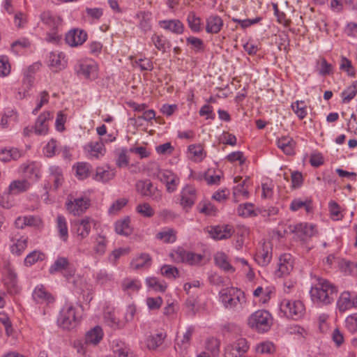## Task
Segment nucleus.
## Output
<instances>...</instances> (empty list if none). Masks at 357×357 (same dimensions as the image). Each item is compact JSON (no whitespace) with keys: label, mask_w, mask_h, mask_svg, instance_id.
I'll return each mask as SVG.
<instances>
[{"label":"nucleus","mask_w":357,"mask_h":357,"mask_svg":"<svg viewBox=\"0 0 357 357\" xmlns=\"http://www.w3.org/2000/svg\"><path fill=\"white\" fill-rule=\"evenodd\" d=\"M87 147L91 154L96 158H98L99 155H104L105 151L104 144L101 141L96 142H91L87 145Z\"/></svg>","instance_id":"nucleus-37"},{"label":"nucleus","mask_w":357,"mask_h":357,"mask_svg":"<svg viewBox=\"0 0 357 357\" xmlns=\"http://www.w3.org/2000/svg\"><path fill=\"white\" fill-rule=\"evenodd\" d=\"M188 45H190L196 52H202L204 51V44L202 39L194 36H190L186 38Z\"/></svg>","instance_id":"nucleus-40"},{"label":"nucleus","mask_w":357,"mask_h":357,"mask_svg":"<svg viewBox=\"0 0 357 357\" xmlns=\"http://www.w3.org/2000/svg\"><path fill=\"white\" fill-rule=\"evenodd\" d=\"M22 155V153L17 148L0 149V160L7 162L11 160H17Z\"/></svg>","instance_id":"nucleus-20"},{"label":"nucleus","mask_w":357,"mask_h":357,"mask_svg":"<svg viewBox=\"0 0 357 357\" xmlns=\"http://www.w3.org/2000/svg\"><path fill=\"white\" fill-rule=\"evenodd\" d=\"M126 153L127 150L126 149H123L118 153V158L116 164L119 167H126L128 165L129 162Z\"/></svg>","instance_id":"nucleus-64"},{"label":"nucleus","mask_w":357,"mask_h":357,"mask_svg":"<svg viewBox=\"0 0 357 357\" xmlns=\"http://www.w3.org/2000/svg\"><path fill=\"white\" fill-rule=\"evenodd\" d=\"M317 281V284L312 287L310 291L312 300L325 305L330 304L337 295V287L323 278H319Z\"/></svg>","instance_id":"nucleus-1"},{"label":"nucleus","mask_w":357,"mask_h":357,"mask_svg":"<svg viewBox=\"0 0 357 357\" xmlns=\"http://www.w3.org/2000/svg\"><path fill=\"white\" fill-rule=\"evenodd\" d=\"M92 225H95V222L89 217L76 222L75 226L77 236L81 239L86 238L91 231Z\"/></svg>","instance_id":"nucleus-12"},{"label":"nucleus","mask_w":357,"mask_h":357,"mask_svg":"<svg viewBox=\"0 0 357 357\" xmlns=\"http://www.w3.org/2000/svg\"><path fill=\"white\" fill-rule=\"evenodd\" d=\"M215 261L216 264L218 265L220 268H223L225 271H234L233 267L227 261L226 257L223 254L215 256Z\"/></svg>","instance_id":"nucleus-59"},{"label":"nucleus","mask_w":357,"mask_h":357,"mask_svg":"<svg viewBox=\"0 0 357 357\" xmlns=\"http://www.w3.org/2000/svg\"><path fill=\"white\" fill-rule=\"evenodd\" d=\"M56 220L59 236L63 241H66L68 237V231L66 218L63 215H58Z\"/></svg>","instance_id":"nucleus-33"},{"label":"nucleus","mask_w":357,"mask_h":357,"mask_svg":"<svg viewBox=\"0 0 357 357\" xmlns=\"http://www.w3.org/2000/svg\"><path fill=\"white\" fill-rule=\"evenodd\" d=\"M10 73V65L6 56H0V76L6 77Z\"/></svg>","instance_id":"nucleus-50"},{"label":"nucleus","mask_w":357,"mask_h":357,"mask_svg":"<svg viewBox=\"0 0 357 357\" xmlns=\"http://www.w3.org/2000/svg\"><path fill=\"white\" fill-rule=\"evenodd\" d=\"M237 212L240 216L248 217L256 215L254 211V205L251 203H245L243 205H239L237 208Z\"/></svg>","instance_id":"nucleus-45"},{"label":"nucleus","mask_w":357,"mask_h":357,"mask_svg":"<svg viewBox=\"0 0 357 357\" xmlns=\"http://www.w3.org/2000/svg\"><path fill=\"white\" fill-rule=\"evenodd\" d=\"M90 199L86 197L75 199L67 204V209L74 215H80L89 207Z\"/></svg>","instance_id":"nucleus-10"},{"label":"nucleus","mask_w":357,"mask_h":357,"mask_svg":"<svg viewBox=\"0 0 357 357\" xmlns=\"http://www.w3.org/2000/svg\"><path fill=\"white\" fill-rule=\"evenodd\" d=\"M151 40L158 50L162 52H166V47L169 43L167 42L164 36L154 34L151 37Z\"/></svg>","instance_id":"nucleus-48"},{"label":"nucleus","mask_w":357,"mask_h":357,"mask_svg":"<svg viewBox=\"0 0 357 357\" xmlns=\"http://www.w3.org/2000/svg\"><path fill=\"white\" fill-rule=\"evenodd\" d=\"M291 108L300 119H303L307 114L306 105L304 101H296L291 104Z\"/></svg>","instance_id":"nucleus-44"},{"label":"nucleus","mask_w":357,"mask_h":357,"mask_svg":"<svg viewBox=\"0 0 357 357\" xmlns=\"http://www.w3.org/2000/svg\"><path fill=\"white\" fill-rule=\"evenodd\" d=\"M185 259L184 263H187L190 265H195L201 261L203 259V256L202 255L188 251Z\"/></svg>","instance_id":"nucleus-60"},{"label":"nucleus","mask_w":357,"mask_h":357,"mask_svg":"<svg viewBox=\"0 0 357 357\" xmlns=\"http://www.w3.org/2000/svg\"><path fill=\"white\" fill-rule=\"evenodd\" d=\"M40 17L41 21L52 31H56L61 22V18L53 15L50 11H44Z\"/></svg>","instance_id":"nucleus-19"},{"label":"nucleus","mask_w":357,"mask_h":357,"mask_svg":"<svg viewBox=\"0 0 357 357\" xmlns=\"http://www.w3.org/2000/svg\"><path fill=\"white\" fill-rule=\"evenodd\" d=\"M27 238H20L11 246V252L17 255H20L27 247Z\"/></svg>","instance_id":"nucleus-51"},{"label":"nucleus","mask_w":357,"mask_h":357,"mask_svg":"<svg viewBox=\"0 0 357 357\" xmlns=\"http://www.w3.org/2000/svg\"><path fill=\"white\" fill-rule=\"evenodd\" d=\"M128 200L126 198L119 199L115 201L109 208L110 213L119 211L123 207L128 204Z\"/></svg>","instance_id":"nucleus-61"},{"label":"nucleus","mask_w":357,"mask_h":357,"mask_svg":"<svg viewBox=\"0 0 357 357\" xmlns=\"http://www.w3.org/2000/svg\"><path fill=\"white\" fill-rule=\"evenodd\" d=\"M311 204L312 201L310 199L301 201L299 199H295L291 202L289 208L291 211H296L298 209L304 207L307 212H310L312 209Z\"/></svg>","instance_id":"nucleus-36"},{"label":"nucleus","mask_w":357,"mask_h":357,"mask_svg":"<svg viewBox=\"0 0 357 357\" xmlns=\"http://www.w3.org/2000/svg\"><path fill=\"white\" fill-rule=\"evenodd\" d=\"M248 324L252 329L264 333L268 331L272 325V316L266 310H257L249 317Z\"/></svg>","instance_id":"nucleus-2"},{"label":"nucleus","mask_w":357,"mask_h":357,"mask_svg":"<svg viewBox=\"0 0 357 357\" xmlns=\"http://www.w3.org/2000/svg\"><path fill=\"white\" fill-rule=\"evenodd\" d=\"M345 324L347 328L351 333H355L357 331V313L349 315L345 320Z\"/></svg>","instance_id":"nucleus-58"},{"label":"nucleus","mask_w":357,"mask_h":357,"mask_svg":"<svg viewBox=\"0 0 357 357\" xmlns=\"http://www.w3.org/2000/svg\"><path fill=\"white\" fill-rule=\"evenodd\" d=\"M187 252L183 248H178L170 254V257L176 263H184Z\"/></svg>","instance_id":"nucleus-57"},{"label":"nucleus","mask_w":357,"mask_h":357,"mask_svg":"<svg viewBox=\"0 0 357 357\" xmlns=\"http://www.w3.org/2000/svg\"><path fill=\"white\" fill-rule=\"evenodd\" d=\"M86 13L92 20H98L103 15V10L100 8H86Z\"/></svg>","instance_id":"nucleus-62"},{"label":"nucleus","mask_w":357,"mask_h":357,"mask_svg":"<svg viewBox=\"0 0 357 357\" xmlns=\"http://www.w3.org/2000/svg\"><path fill=\"white\" fill-rule=\"evenodd\" d=\"M137 17L139 19V28L144 34L151 30V13L139 12Z\"/></svg>","instance_id":"nucleus-22"},{"label":"nucleus","mask_w":357,"mask_h":357,"mask_svg":"<svg viewBox=\"0 0 357 357\" xmlns=\"http://www.w3.org/2000/svg\"><path fill=\"white\" fill-rule=\"evenodd\" d=\"M201 18L195 14L194 11H191L187 16V22L188 26L194 33H198L202 31Z\"/></svg>","instance_id":"nucleus-24"},{"label":"nucleus","mask_w":357,"mask_h":357,"mask_svg":"<svg viewBox=\"0 0 357 357\" xmlns=\"http://www.w3.org/2000/svg\"><path fill=\"white\" fill-rule=\"evenodd\" d=\"M357 94V81L353 82V84L349 86L345 90L341 93L342 98V102L347 103L350 102Z\"/></svg>","instance_id":"nucleus-31"},{"label":"nucleus","mask_w":357,"mask_h":357,"mask_svg":"<svg viewBox=\"0 0 357 357\" xmlns=\"http://www.w3.org/2000/svg\"><path fill=\"white\" fill-rule=\"evenodd\" d=\"M23 172L26 178L34 181H37L40 176V171L34 164L24 166Z\"/></svg>","instance_id":"nucleus-38"},{"label":"nucleus","mask_w":357,"mask_h":357,"mask_svg":"<svg viewBox=\"0 0 357 357\" xmlns=\"http://www.w3.org/2000/svg\"><path fill=\"white\" fill-rule=\"evenodd\" d=\"M220 342L217 339L211 338L208 339L206 344V349L207 351L211 352L213 356L216 357L218 356L220 352Z\"/></svg>","instance_id":"nucleus-47"},{"label":"nucleus","mask_w":357,"mask_h":357,"mask_svg":"<svg viewBox=\"0 0 357 357\" xmlns=\"http://www.w3.org/2000/svg\"><path fill=\"white\" fill-rule=\"evenodd\" d=\"M52 114L49 112L42 113L37 119L34 126L32 128L36 135H41L47 134L48 126L47 121L50 119Z\"/></svg>","instance_id":"nucleus-13"},{"label":"nucleus","mask_w":357,"mask_h":357,"mask_svg":"<svg viewBox=\"0 0 357 357\" xmlns=\"http://www.w3.org/2000/svg\"><path fill=\"white\" fill-rule=\"evenodd\" d=\"M87 38V33L82 29H73L70 30L66 35V43L72 46L77 47L82 45Z\"/></svg>","instance_id":"nucleus-9"},{"label":"nucleus","mask_w":357,"mask_h":357,"mask_svg":"<svg viewBox=\"0 0 357 357\" xmlns=\"http://www.w3.org/2000/svg\"><path fill=\"white\" fill-rule=\"evenodd\" d=\"M314 226L307 223H300L294 226L293 232L301 233L305 236H312L314 234Z\"/></svg>","instance_id":"nucleus-34"},{"label":"nucleus","mask_w":357,"mask_h":357,"mask_svg":"<svg viewBox=\"0 0 357 357\" xmlns=\"http://www.w3.org/2000/svg\"><path fill=\"white\" fill-rule=\"evenodd\" d=\"M255 260L257 263L263 266L268 265L271 260V255L268 251L263 250L257 254Z\"/></svg>","instance_id":"nucleus-56"},{"label":"nucleus","mask_w":357,"mask_h":357,"mask_svg":"<svg viewBox=\"0 0 357 357\" xmlns=\"http://www.w3.org/2000/svg\"><path fill=\"white\" fill-rule=\"evenodd\" d=\"M233 349L238 352L239 356L245 353L248 349V342L245 338L238 339L234 344H231Z\"/></svg>","instance_id":"nucleus-49"},{"label":"nucleus","mask_w":357,"mask_h":357,"mask_svg":"<svg viewBox=\"0 0 357 357\" xmlns=\"http://www.w3.org/2000/svg\"><path fill=\"white\" fill-rule=\"evenodd\" d=\"M280 310L287 317L298 319L304 314L305 306L300 301L283 299L280 303Z\"/></svg>","instance_id":"nucleus-4"},{"label":"nucleus","mask_w":357,"mask_h":357,"mask_svg":"<svg viewBox=\"0 0 357 357\" xmlns=\"http://www.w3.org/2000/svg\"><path fill=\"white\" fill-rule=\"evenodd\" d=\"M166 337V335L160 333L149 337L147 339V347L149 349H155L161 345Z\"/></svg>","instance_id":"nucleus-32"},{"label":"nucleus","mask_w":357,"mask_h":357,"mask_svg":"<svg viewBox=\"0 0 357 357\" xmlns=\"http://www.w3.org/2000/svg\"><path fill=\"white\" fill-rule=\"evenodd\" d=\"M34 67L30 66L24 74V77L22 80V89L28 92L32 87L34 82Z\"/></svg>","instance_id":"nucleus-30"},{"label":"nucleus","mask_w":357,"mask_h":357,"mask_svg":"<svg viewBox=\"0 0 357 357\" xmlns=\"http://www.w3.org/2000/svg\"><path fill=\"white\" fill-rule=\"evenodd\" d=\"M291 187L294 189L300 188L303 182V175L299 172L291 173Z\"/></svg>","instance_id":"nucleus-63"},{"label":"nucleus","mask_w":357,"mask_h":357,"mask_svg":"<svg viewBox=\"0 0 357 357\" xmlns=\"http://www.w3.org/2000/svg\"><path fill=\"white\" fill-rule=\"evenodd\" d=\"M31 187V183L26 180H16L10 183L9 190L13 193H20L28 190Z\"/></svg>","instance_id":"nucleus-23"},{"label":"nucleus","mask_w":357,"mask_h":357,"mask_svg":"<svg viewBox=\"0 0 357 357\" xmlns=\"http://www.w3.org/2000/svg\"><path fill=\"white\" fill-rule=\"evenodd\" d=\"M45 258V255L38 251L34 250L30 252L24 259V264L27 266H32L38 261H43Z\"/></svg>","instance_id":"nucleus-41"},{"label":"nucleus","mask_w":357,"mask_h":357,"mask_svg":"<svg viewBox=\"0 0 357 357\" xmlns=\"http://www.w3.org/2000/svg\"><path fill=\"white\" fill-rule=\"evenodd\" d=\"M151 257L149 254H141L140 256L132 260L131 266L133 269L137 270L143 267H148L151 265Z\"/></svg>","instance_id":"nucleus-27"},{"label":"nucleus","mask_w":357,"mask_h":357,"mask_svg":"<svg viewBox=\"0 0 357 357\" xmlns=\"http://www.w3.org/2000/svg\"><path fill=\"white\" fill-rule=\"evenodd\" d=\"M337 306L340 312H344L351 307H356L357 296L351 298L349 291H344L337 300Z\"/></svg>","instance_id":"nucleus-11"},{"label":"nucleus","mask_w":357,"mask_h":357,"mask_svg":"<svg viewBox=\"0 0 357 357\" xmlns=\"http://www.w3.org/2000/svg\"><path fill=\"white\" fill-rule=\"evenodd\" d=\"M33 298L38 303L46 301L50 302L53 299L43 288H36L33 293Z\"/></svg>","instance_id":"nucleus-42"},{"label":"nucleus","mask_w":357,"mask_h":357,"mask_svg":"<svg viewBox=\"0 0 357 357\" xmlns=\"http://www.w3.org/2000/svg\"><path fill=\"white\" fill-rule=\"evenodd\" d=\"M103 332L100 326H96L86 332L84 337V344H98L102 339Z\"/></svg>","instance_id":"nucleus-18"},{"label":"nucleus","mask_w":357,"mask_h":357,"mask_svg":"<svg viewBox=\"0 0 357 357\" xmlns=\"http://www.w3.org/2000/svg\"><path fill=\"white\" fill-rule=\"evenodd\" d=\"M91 165L87 162H78L76 167V175L79 179L86 178L91 172Z\"/></svg>","instance_id":"nucleus-35"},{"label":"nucleus","mask_w":357,"mask_h":357,"mask_svg":"<svg viewBox=\"0 0 357 357\" xmlns=\"http://www.w3.org/2000/svg\"><path fill=\"white\" fill-rule=\"evenodd\" d=\"M340 68L342 70L346 71L349 76H355V70L351 64V61L344 56H342L341 59Z\"/></svg>","instance_id":"nucleus-53"},{"label":"nucleus","mask_w":357,"mask_h":357,"mask_svg":"<svg viewBox=\"0 0 357 357\" xmlns=\"http://www.w3.org/2000/svg\"><path fill=\"white\" fill-rule=\"evenodd\" d=\"M114 176V172L109 170H105L102 167H99L96 169V174L94 178L98 181L107 182L112 179Z\"/></svg>","instance_id":"nucleus-39"},{"label":"nucleus","mask_w":357,"mask_h":357,"mask_svg":"<svg viewBox=\"0 0 357 357\" xmlns=\"http://www.w3.org/2000/svg\"><path fill=\"white\" fill-rule=\"evenodd\" d=\"M113 345V351L114 357H132L130 349L121 341L114 342Z\"/></svg>","instance_id":"nucleus-25"},{"label":"nucleus","mask_w":357,"mask_h":357,"mask_svg":"<svg viewBox=\"0 0 357 357\" xmlns=\"http://www.w3.org/2000/svg\"><path fill=\"white\" fill-rule=\"evenodd\" d=\"M78 75H82L84 78L93 80L98 77V66L93 61L81 62L76 68Z\"/></svg>","instance_id":"nucleus-7"},{"label":"nucleus","mask_w":357,"mask_h":357,"mask_svg":"<svg viewBox=\"0 0 357 357\" xmlns=\"http://www.w3.org/2000/svg\"><path fill=\"white\" fill-rule=\"evenodd\" d=\"M57 322L58 325L65 330L74 328L77 322L75 309L72 305L65 306L60 312Z\"/></svg>","instance_id":"nucleus-5"},{"label":"nucleus","mask_w":357,"mask_h":357,"mask_svg":"<svg viewBox=\"0 0 357 357\" xmlns=\"http://www.w3.org/2000/svg\"><path fill=\"white\" fill-rule=\"evenodd\" d=\"M136 190L144 197H150L155 202L162 199V192L153 187L150 180L139 181L136 183Z\"/></svg>","instance_id":"nucleus-6"},{"label":"nucleus","mask_w":357,"mask_h":357,"mask_svg":"<svg viewBox=\"0 0 357 357\" xmlns=\"http://www.w3.org/2000/svg\"><path fill=\"white\" fill-rule=\"evenodd\" d=\"M122 288L124 291L132 290L133 291H136L139 289L140 284L137 280L126 278L122 282Z\"/></svg>","instance_id":"nucleus-55"},{"label":"nucleus","mask_w":357,"mask_h":357,"mask_svg":"<svg viewBox=\"0 0 357 357\" xmlns=\"http://www.w3.org/2000/svg\"><path fill=\"white\" fill-rule=\"evenodd\" d=\"M256 351L261 354H270L274 352L275 347L272 342H266L258 344L256 347Z\"/></svg>","instance_id":"nucleus-54"},{"label":"nucleus","mask_w":357,"mask_h":357,"mask_svg":"<svg viewBox=\"0 0 357 357\" xmlns=\"http://www.w3.org/2000/svg\"><path fill=\"white\" fill-rule=\"evenodd\" d=\"M136 211L137 213L146 218H151L154 215L153 209L148 203L139 204L136 208Z\"/></svg>","instance_id":"nucleus-52"},{"label":"nucleus","mask_w":357,"mask_h":357,"mask_svg":"<svg viewBox=\"0 0 357 357\" xmlns=\"http://www.w3.org/2000/svg\"><path fill=\"white\" fill-rule=\"evenodd\" d=\"M277 146L284 153L288 155L294 154L296 142L293 138L289 136H283L277 140Z\"/></svg>","instance_id":"nucleus-17"},{"label":"nucleus","mask_w":357,"mask_h":357,"mask_svg":"<svg viewBox=\"0 0 357 357\" xmlns=\"http://www.w3.org/2000/svg\"><path fill=\"white\" fill-rule=\"evenodd\" d=\"M160 27L175 34H181L184 31V25L179 20H168L159 22Z\"/></svg>","instance_id":"nucleus-16"},{"label":"nucleus","mask_w":357,"mask_h":357,"mask_svg":"<svg viewBox=\"0 0 357 357\" xmlns=\"http://www.w3.org/2000/svg\"><path fill=\"white\" fill-rule=\"evenodd\" d=\"M156 237L165 243H172L176 241V231L172 228H169L158 233Z\"/></svg>","instance_id":"nucleus-28"},{"label":"nucleus","mask_w":357,"mask_h":357,"mask_svg":"<svg viewBox=\"0 0 357 357\" xmlns=\"http://www.w3.org/2000/svg\"><path fill=\"white\" fill-rule=\"evenodd\" d=\"M317 64L320 75L326 76L331 73L333 69L332 65L328 63L324 58L319 59Z\"/></svg>","instance_id":"nucleus-43"},{"label":"nucleus","mask_w":357,"mask_h":357,"mask_svg":"<svg viewBox=\"0 0 357 357\" xmlns=\"http://www.w3.org/2000/svg\"><path fill=\"white\" fill-rule=\"evenodd\" d=\"M70 265L68 259L66 257H58L54 263L50 268V273L54 274L55 273L65 271Z\"/></svg>","instance_id":"nucleus-29"},{"label":"nucleus","mask_w":357,"mask_h":357,"mask_svg":"<svg viewBox=\"0 0 357 357\" xmlns=\"http://www.w3.org/2000/svg\"><path fill=\"white\" fill-rule=\"evenodd\" d=\"M161 273L168 278H176L179 276V271L172 265H163L161 267Z\"/></svg>","instance_id":"nucleus-46"},{"label":"nucleus","mask_w":357,"mask_h":357,"mask_svg":"<svg viewBox=\"0 0 357 357\" xmlns=\"http://www.w3.org/2000/svg\"><path fill=\"white\" fill-rule=\"evenodd\" d=\"M222 25V20L219 16L211 15L206 20V31L207 33H217L220 31Z\"/></svg>","instance_id":"nucleus-21"},{"label":"nucleus","mask_w":357,"mask_h":357,"mask_svg":"<svg viewBox=\"0 0 357 357\" xmlns=\"http://www.w3.org/2000/svg\"><path fill=\"white\" fill-rule=\"evenodd\" d=\"M208 232L213 239L223 240L229 238L234 233V230L232 226L224 225L211 227Z\"/></svg>","instance_id":"nucleus-8"},{"label":"nucleus","mask_w":357,"mask_h":357,"mask_svg":"<svg viewBox=\"0 0 357 357\" xmlns=\"http://www.w3.org/2000/svg\"><path fill=\"white\" fill-rule=\"evenodd\" d=\"M194 332V327L190 326L187 328L185 333L182 335L179 336L177 333L176 337V343L174 348L177 351L180 349V352L182 353L183 350L186 349L190 344V340Z\"/></svg>","instance_id":"nucleus-14"},{"label":"nucleus","mask_w":357,"mask_h":357,"mask_svg":"<svg viewBox=\"0 0 357 357\" xmlns=\"http://www.w3.org/2000/svg\"><path fill=\"white\" fill-rule=\"evenodd\" d=\"M195 200V189L186 186L181 192L180 204L183 208H191Z\"/></svg>","instance_id":"nucleus-15"},{"label":"nucleus","mask_w":357,"mask_h":357,"mask_svg":"<svg viewBox=\"0 0 357 357\" xmlns=\"http://www.w3.org/2000/svg\"><path fill=\"white\" fill-rule=\"evenodd\" d=\"M130 218L128 217L123 220L117 221L115 224V231L118 234L129 236L132 233L130 227Z\"/></svg>","instance_id":"nucleus-26"},{"label":"nucleus","mask_w":357,"mask_h":357,"mask_svg":"<svg viewBox=\"0 0 357 357\" xmlns=\"http://www.w3.org/2000/svg\"><path fill=\"white\" fill-rule=\"evenodd\" d=\"M220 298L226 308L234 309L238 304L245 302L244 292L234 287L223 289L220 291Z\"/></svg>","instance_id":"nucleus-3"}]
</instances>
